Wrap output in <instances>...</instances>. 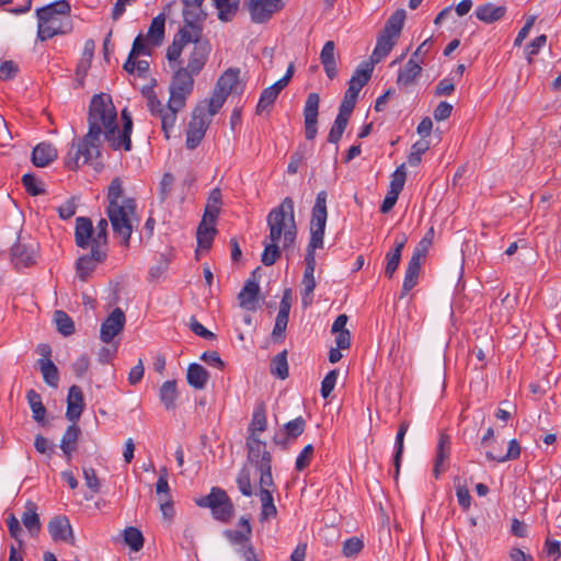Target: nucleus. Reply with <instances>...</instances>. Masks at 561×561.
<instances>
[{
	"mask_svg": "<svg viewBox=\"0 0 561 561\" xmlns=\"http://www.w3.org/2000/svg\"><path fill=\"white\" fill-rule=\"evenodd\" d=\"M122 129L117 124V112L110 94L93 95L88 114V133L78 140H73L64 158L65 167L78 170L81 165L91 163L101 157L103 140L107 141L113 150H131L133 118L124 108L121 113Z\"/></svg>",
	"mask_w": 561,
	"mask_h": 561,
	"instance_id": "obj_1",
	"label": "nucleus"
},
{
	"mask_svg": "<svg viewBox=\"0 0 561 561\" xmlns=\"http://www.w3.org/2000/svg\"><path fill=\"white\" fill-rule=\"evenodd\" d=\"M188 69L183 67L179 68L170 83V98L164 105L151 92L148 95L147 106L152 116L159 117L161 121V129L167 139L170 138V133L175 126L178 113L185 107L186 100L193 92L194 77Z\"/></svg>",
	"mask_w": 561,
	"mask_h": 561,
	"instance_id": "obj_2",
	"label": "nucleus"
},
{
	"mask_svg": "<svg viewBox=\"0 0 561 561\" xmlns=\"http://www.w3.org/2000/svg\"><path fill=\"white\" fill-rule=\"evenodd\" d=\"M106 214L115 234L123 239L124 245L128 247L133 230L139 224L137 216V203L133 197L124 196L123 181L114 178L107 190Z\"/></svg>",
	"mask_w": 561,
	"mask_h": 561,
	"instance_id": "obj_3",
	"label": "nucleus"
},
{
	"mask_svg": "<svg viewBox=\"0 0 561 561\" xmlns=\"http://www.w3.org/2000/svg\"><path fill=\"white\" fill-rule=\"evenodd\" d=\"M71 5L67 0H58L36 10L37 38L42 42L72 31Z\"/></svg>",
	"mask_w": 561,
	"mask_h": 561,
	"instance_id": "obj_4",
	"label": "nucleus"
},
{
	"mask_svg": "<svg viewBox=\"0 0 561 561\" xmlns=\"http://www.w3.org/2000/svg\"><path fill=\"white\" fill-rule=\"evenodd\" d=\"M270 241H282V249L294 247L297 237L295 205L291 197H285L266 217Z\"/></svg>",
	"mask_w": 561,
	"mask_h": 561,
	"instance_id": "obj_5",
	"label": "nucleus"
},
{
	"mask_svg": "<svg viewBox=\"0 0 561 561\" xmlns=\"http://www.w3.org/2000/svg\"><path fill=\"white\" fill-rule=\"evenodd\" d=\"M327 198V191H320L317 194L314 205L311 209L310 240L307 247V252H316L317 249L323 248V238L328 219Z\"/></svg>",
	"mask_w": 561,
	"mask_h": 561,
	"instance_id": "obj_6",
	"label": "nucleus"
},
{
	"mask_svg": "<svg viewBox=\"0 0 561 561\" xmlns=\"http://www.w3.org/2000/svg\"><path fill=\"white\" fill-rule=\"evenodd\" d=\"M240 69L229 68L217 80L209 100H204L210 107V114H217L232 92H242L239 82Z\"/></svg>",
	"mask_w": 561,
	"mask_h": 561,
	"instance_id": "obj_7",
	"label": "nucleus"
},
{
	"mask_svg": "<svg viewBox=\"0 0 561 561\" xmlns=\"http://www.w3.org/2000/svg\"><path fill=\"white\" fill-rule=\"evenodd\" d=\"M195 503L199 507L209 508L213 517L221 523L229 522L234 513L231 499L219 486H213L207 495L197 499Z\"/></svg>",
	"mask_w": 561,
	"mask_h": 561,
	"instance_id": "obj_8",
	"label": "nucleus"
},
{
	"mask_svg": "<svg viewBox=\"0 0 561 561\" xmlns=\"http://www.w3.org/2000/svg\"><path fill=\"white\" fill-rule=\"evenodd\" d=\"M214 115L210 114V107L205 101L193 110L186 130L185 146L187 149L193 150L202 142Z\"/></svg>",
	"mask_w": 561,
	"mask_h": 561,
	"instance_id": "obj_9",
	"label": "nucleus"
},
{
	"mask_svg": "<svg viewBox=\"0 0 561 561\" xmlns=\"http://www.w3.org/2000/svg\"><path fill=\"white\" fill-rule=\"evenodd\" d=\"M373 75V65L363 61L354 71L351 80L348 81V88L344 93V98L340 104L339 110L341 112L352 115V112L356 105L358 94L360 90L368 83Z\"/></svg>",
	"mask_w": 561,
	"mask_h": 561,
	"instance_id": "obj_10",
	"label": "nucleus"
},
{
	"mask_svg": "<svg viewBox=\"0 0 561 561\" xmlns=\"http://www.w3.org/2000/svg\"><path fill=\"white\" fill-rule=\"evenodd\" d=\"M188 11L184 10L186 24L174 36L172 44L167 49V58L170 62L178 61L184 46L202 36V30L194 23L187 21Z\"/></svg>",
	"mask_w": 561,
	"mask_h": 561,
	"instance_id": "obj_11",
	"label": "nucleus"
},
{
	"mask_svg": "<svg viewBox=\"0 0 561 561\" xmlns=\"http://www.w3.org/2000/svg\"><path fill=\"white\" fill-rule=\"evenodd\" d=\"M247 9L251 21L256 24L268 22L272 16L284 8L283 0H247Z\"/></svg>",
	"mask_w": 561,
	"mask_h": 561,
	"instance_id": "obj_12",
	"label": "nucleus"
},
{
	"mask_svg": "<svg viewBox=\"0 0 561 561\" xmlns=\"http://www.w3.org/2000/svg\"><path fill=\"white\" fill-rule=\"evenodd\" d=\"M126 318L121 308H115L110 316L102 322L100 330V339L103 343H111L125 327Z\"/></svg>",
	"mask_w": 561,
	"mask_h": 561,
	"instance_id": "obj_13",
	"label": "nucleus"
},
{
	"mask_svg": "<svg viewBox=\"0 0 561 561\" xmlns=\"http://www.w3.org/2000/svg\"><path fill=\"white\" fill-rule=\"evenodd\" d=\"M426 248H416L408 263L400 298H403L417 284L421 263L425 259Z\"/></svg>",
	"mask_w": 561,
	"mask_h": 561,
	"instance_id": "obj_14",
	"label": "nucleus"
},
{
	"mask_svg": "<svg viewBox=\"0 0 561 561\" xmlns=\"http://www.w3.org/2000/svg\"><path fill=\"white\" fill-rule=\"evenodd\" d=\"M320 98L318 93H310L307 96L304 117H305V135L307 140H313L318 133V115H319Z\"/></svg>",
	"mask_w": 561,
	"mask_h": 561,
	"instance_id": "obj_15",
	"label": "nucleus"
},
{
	"mask_svg": "<svg viewBox=\"0 0 561 561\" xmlns=\"http://www.w3.org/2000/svg\"><path fill=\"white\" fill-rule=\"evenodd\" d=\"M305 272L301 280V302L304 307L312 304V294L316 288L314 270H316V252H307L305 256Z\"/></svg>",
	"mask_w": 561,
	"mask_h": 561,
	"instance_id": "obj_16",
	"label": "nucleus"
},
{
	"mask_svg": "<svg viewBox=\"0 0 561 561\" xmlns=\"http://www.w3.org/2000/svg\"><path fill=\"white\" fill-rule=\"evenodd\" d=\"M106 250L92 247L89 254H84L77 260L76 270L78 277L85 282L96 267L98 263L104 262Z\"/></svg>",
	"mask_w": 561,
	"mask_h": 561,
	"instance_id": "obj_17",
	"label": "nucleus"
},
{
	"mask_svg": "<svg viewBox=\"0 0 561 561\" xmlns=\"http://www.w3.org/2000/svg\"><path fill=\"white\" fill-rule=\"evenodd\" d=\"M47 528L54 541H64L76 546L73 530L67 516H55L49 520Z\"/></svg>",
	"mask_w": 561,
	"mask_h": 561,
	"instance_id": "obj_18",
	"label": "nucleus"
},
{
	"mask_svg": "<svg viewBox=\"0 0 561 561\" xmlns=\"http://www.w3.org/2000/svg\"><path fill=\"white\" fill-rule=\"evenodd\" d=\"M248 459L256 468L263 465H271L272 456L266 450V443L261 440L257 435H249L247 438Z\"/></svg>",
	"mask_w": 561,
	"mask_h": 561,
	"instance_id": "obj_19",
	"label": "nucleus"
},
{
	"mask_svg": "<svg viewBox=\"0 0 561 561\" xmlns=\"http://www.w3.org/2000/svg\"><path fill=\"white\" fill-rule=\"evenodd\" d=\"M191 43H194V47L190 54L187 67L185 69H188L193 75H198L208 59L210 45L207 41H201V37L196 41H192Z\"/></svg>",
	"mask_w": 561,
	"mask_h": 561,
	"instance_id": "obj_20",
	"label": "nucleus"
},
{
	"mask_svg": "<svg viewBox=\"0 0 561 561\" xmlns=\"http://www.w3.org/2000/svg\"><path fill=\"white\" fill-rule=\"evenodd\" d=\"M84 397L81 388L77 385L71 386L67 397L66 417L72 423L78 422L84 410Z\"/></svg>",
	"mask_w": 561,
	"mask_h": 561,
	"instance_id": "obj_21",
	"label": "nucleus"
},
{
	"mask_svg": "<svg viewBox=\"0 0 561 561\" xmlns=\"http://www.w3.org/2000/svg\"><path fill=\"white\" fill-rule=\"evenodd\" d=\"M260 294L259 283L254 278H249L241 291L238 294V300L241 308L254 311L257 307Z\"/></svg>",
	"mask_w": 561,
	"mask_h": 561,
	"instance_id": "obj_22",
	"label": "nucleus"
},
{
	"mask_svg": "<svg viewBox=\"0 0 561 561\" xmlns=\"http://www.w3.org/2000/svg\"><path fill=\"white\" fill-rule=\"evenodd\" d=\"M94 228L88 217H78L76 219L75 239L79 248L87 249L93 247Z\"/></svg>",
	"mask_w": 561,
	"mask_h": 561,
	"instance_id": "obj_23",
	"label": "nucleus"
},
{
	"mask_svg": "<svg viewBox=\"0 0 561 561\" xmlns=\"http://www.w3.org/2000/svg\"><path fill=\"white\" fill-rule=\"evenodd\" d=\"M398 38L399 37L381 31L377 37V43L370 56V61L366 62L371 64L373 67L376 64H379L391 51Z\"/></svg>",
	"mask_w": 561,
	"mask_h": 561,
	"instance_id": "obj_24",
	"label": "nucleus"
},
{
	"mask_svg": "<svg viewBox=\"0 0 561 561\" xmlns=\"http://www.w3.org/2000/svg\"><path fill=\"white\" fill-rule=\"evenodd\" d=\"M80 436L81 428L77 422L69 425L65 431L60 440V449L67 461H71L73 453L77 450Z\"/></svg>",
	"mask_w": 561,
	"mask_h": 561,
	"instance_id": "obj_25",
	"label": "nucleus"
},
{
	"mask_svg": "<svg viewBox=\"0 0 561 561\" xmlns=\"http://www.w3.org/2000/svg\"><path fill=\"white\" fill-rule=\"evenodd\" d=\"M15 267H30L36 262V250L33 245L16 242L11 249Z\"/></svg>",
	"mask_w": 561,
	"mask_h": 561,
	"instance_id": "obj_26",
	"label": "nucleus"
},
{
	"mask_svg": "<svg viewBox=\"0 0 561 561\" xmlns=\"http://www.w3.org/2000/svg\"><path fill=\"white\" fill-rule=\"evenodd\" d=\"M58 157L57 149L48 142H41L32 151V162L37 168H45Z\"/></svg>",
	"mask_w": 561,
	"mask_h": 561,
	"instance_id": "obj_27",
	"label": "nucleus"
},
{
	"mask_svg": "<svg viewBox=\"0 0 561 561\" xmlns=\"http://www.w3.org/2000/svg\"><path fill=\"white\" fill-rule=\"evenodd\" d=\"M507 9L505 5H495L492 2H488L478 5L474 14L477 19L483 23L492 24L504 18Z\"/></svg>",
	"mask_w": 561,
	"mask_h": 561,
	"instance_id": "obj_28",
	"label": "nucleus"
},
{
	"mask_svg": "<svg viewBox=\"0 0 561 561\" xmlns=\"http://www.w3.org/2000/svg\"><path fill=\"white\" fill-rule=\"evenodd\" d=\"M422 67L420 61L410 58L402 69L399 70L397 84L399 88H408L414 84L416 78L421 75Z\"/></svg>",
	"mask_w": 561,
	"mask_h": 561,
	"instance_id": "obj_29",
	"label": "nucleus"
},
{
	"mask_svg": "<svg viewBox=\"0 0 561 561\" xmlns=\"http://www.w3.org/2000/svg\"><path fill=\"white\" fill-rule=\"evenodd\" d=\"M320 61L323 66L325 75L329 79H334L337 76V65L335 58V44L333 41H328L320 53Z\"/></svg>",
	"mask_w": 561,
	"mask_h": 561,
	"instance_id": "obj_30",
	"label": "nucleus"
},
{
	"mask_svg": "<svg viewBox=\"0 0 561 561\" xmlns=\"http://www.w3.org/2000/svg\"><path fill=\"white\" fill-rule=\"evenodd\" d=\"M450 445H451L450 436L447 435L446 433H440L438 443H437V447H436V457H435V462H434V468H433V473H434L435 478L439 477L444 461L449 458Z\"/></svg>",
	"mask_w": 561,
	"mask_h": 561,
	"instance_id": "obj_31",
	"label": "nucleus"
},
{
	"mask_svg": "<svg viewBox=\"0 0 561 561\" xmlns=\"http://www.w3.org/2000/svg\"><path fill=\"white\" fill-rule=\"evenodd\" d=\"M284 89L285 88H283L277 81L271 87L265 88L260 95V100L256 105V114L261 115L264 112H270L279 93Z\"/></svg>",
	"mask_w": 561,
	"mask_h": 561,
	"instance_id": "obj_32",
	"label": "nucleus"
},
{
	"mask_svg": "<svg viewBox=\"0 0 561 561\" xmlns=\"http://www.w3.org/2000/svg\"><path fill=\"white\" fill-rule=\"evenodd\" d=\"M21 520L32 536L39 533L42 524L37 514V505L34 502H26Z\"/></svg>",
	"mask_w": 561,
	"mask_h": 561,
	"instance_id": "obj_33",
	"label": "nucleus"
},
{
	"mask_svg": "<svg viewBox=\"0 0 561 561\" xmlns=\"http://www.w3.org/2000/svg\"><path fill=\"white\" fill-rule=\"evenodd\" d=\"M208 379L209 374L202 365L196 363L188 365L186 380L191 387L202 390L206 387Z\"/></svg>",
	"mask_w": 561,
	"mask_h": 561,
	"instance_id": "obj_34",
	"label": "nucleus"
},
{
	"mask_svg": "<svg viewBox=\"0 0 561 561\" xmlns=\"http://www.w3.org/2000/svg\"><path fill=\"white\" fill-rule=\"evenodd\" d=\"M306 428V421L302 416H298L289 422H287L284 427L283 432L285 437L280 439L278 435L274 436V443L277 445L285 444L286 440L296 439L299 437Z\"/></svg>",
	"mask_w": 561,
	"mask_h": 561,
	"instance_id": "obj_35",
	"label": "nucleus"
},
{
	"mask_svg": "<svg viewBox=\"0 0 561 561\" xmlns=\"http://www.w3.org/2000/svg\"><path fill=\"white\" fill-rule=\"evenodd\" d=\"M405 237H402L400 240H396L394 242V249L392 251H389L386 254V268H385V275L388 278H391L397 271L400 260H401V253L405 245Z\"/></svg>",
	"mask_w": 561,
	"mask_h": 561,
	"instance_id": "obj_36",
	"label": "nucleus"
},
{
	"mask_svg": "<svg viewBox=\"0 0 561 561\" xmlns=\"http://www.w3.org/2000/svg\"><path fill=\"white\" fill-rule=\"evenodd\" d=\"M220 206L221 192L218 187H216L213 188L209 193L203 219L209 220V224H215L220 211Z\"/></svg>",
	"mask_w": 561,
	"mask_h": 561,
	"instance_id": "obj_37",
	"label": "nucleus"
},
{
	"mask_svg": "<svg viewBox=\"0 0 561 561\" xmlns=\"http://www.w3.org/2000/svg\"><path fill=\"white\" fill-rule=\"evenodd\" d=\"M37 366L42 373L44 381L48 386L57 388L59 381V371L53 360L50 358H39L37 360Z\"/></svg>",
	"mask_w": 561,
	"mask_h": 561,
	"instance_id": "obj_38",
	"label": "nucleus"
},
{
	"mask_svg": "<svg viewBox=\"0 0 561 561\" xmlns=\"http://www.w3.org/2000/svg\"><path fill=\"white\" fill-rule=\"evenodd\" d=\"M266 426V407L264 402H259L254 408L252 420L249 425L250 435H257V433L264 432Z\"/></svg>",
	"mask_w": 561,
	"mask_h": 561,
	"instance_id": "obj_39",
	"label": "nucleus"
},
{
	"mask_svg": "<svg viewBox=\"0 0 561 561\" xmlns=\"http://www.w3.org/2000/svg\"><path fill=\"white\" fill-rule=\"evenodd\" d=\"M179 397L175 380L164 381L159 389V398L167 410L175 408V401Z\"/></svg>",
	"mask_w": 561,
	"mask_h": 561,
	"instance_id": "obj_40",
	"label": "nucleus"
},
{
	"mask_svg": "<svg viewBox=\"0 0 561 561\" xmlns=\"http://www.w3.org/2000/svg\"><path fill=\"white\" fill-rule=\"evenodd\" d=\"M216 232L214 224H209V220L202 219L196 232L198 247L203 250H208L211 247Z\"/></svg>",
	"mask_w": 561,
	"mask_h": 561,
	"instance_id": "obj_41",
	"label": "nucleus"
},
{
	"mask_svg": "<svg viewBox=\"0 0 561 561\" xmlns=\"http://www.w3.org/2000/svg\"><path fill=\"white\" fill-rule=\"evenodd\" d=\"M164 25L165 18L164 14L161 13L152 19L149 30H148V41L156 46H159L164 38Z\"/></svg>",
	"mask_w": 561,
	"mask_h": 561,
	"instance_id": "obj_42",
	"label": "nucleus"
},
{
	"mask_svg": "<svg viewBox=\"0 0 561 561\" xmlns=\"http://www.w3.org/2000/svg\"><path fill=\"white\" fill-rule=\"evenodd\" d=\"M28 405L32 410V416L37 423H43L46 416V408L42 402L41 394L34 389H30L26 393Z\"/></svg>",
	"mask_w": 561,
	"mask_h": 561,
	"instance_id": "obj_43",
	"label": "nucleus"
},
{
	"mask_svg": "<svg viewBox=\"0 0 561 561\" xmlns=\"http://www.w3.org/2000/svg\"><path fill=\"white\" fill-rule=\"evenodd\" d=\"M520 456V446L516 439L508 442L506 454H495L492 450L485 453V457L490 461L505 462L508 460H515Z\"/></svg>",
	"mask_w": 561,
	"mask_h": 561,
	"instance_id": "obj_44",
	"label": "nucleus"
},
{
	"mask_svg": "<svg viewBox=\"0 0 561 561\" xmlns=\"http://www.w3.org/2000/svg\"><path fill=\"white\" fill-rule=\"evenodd\" d=\"M351 115L344 112H341L339 110V114L333 123V126L331 127L329 135H328V141L331 144H337L339 140L342 138V135L347 126L348 119Z\"/></svg>",
	"mask_w": 561,
	"mask_h": 561,
	"instance_id": "obj_45",
	"label": "nucleus"
},
{
	"mask_svg": "<svg viewBox=\"0 0 561 561\" xmlns=\"http://www.w3.org/2000/svg\"><path fill=\"white\" fill-rule=\"evenodd\" d=\"M259 496L262 503L260 520L263 522L271 517H275L277 508L274 505L272 492L270 490H260Z\"/></svg>",
	"mask_w": 561,
	"mask_h": 561,
	"instance_id": "obj_46",
	"label": "nucleus"
},
{
	"mask_svg": "<svg viewBox=\"0 0 561 561\" xmlns=\"http://www.w3.org/2000/svg\"><path fill=\"white\" fill-rule=\"evenodd\" d=\"M404 21H405V11L403 9H398L387 20L382 31L391 34L392 36L399 37L400 33L402 31Z\"/></svg>",
	"mask_w": 561,
	"mask_h": 561,
	"instance_id": "obj_47",
	"label": "nucleus"
},
{
	"mask_svg": "<svg viewBox=\"0 0 561 561\" xmlns=\"http://www.w3.org/2000/svg\"><path fill=\"white\" fill-rule=\"evenodd\" d=\"M270 371L272 375L277 378L284 380L288 377V362H287V351L275 355L271 360Z\"/></svg>",
	"mask_w": 561,
	"mask_h": 561,
	"instance_id": "obj_48",
	"label": "nucleus"
},
{
	"mask_svg": "<svg viewBox=\"0 0 561 561\" xmlns=\"http://www.w3.org/2000/svg\"><path fill=\"white\" fill-rule=\"evenodd\" d=\"M216 8L218 9V18L219 20L221 21H230L237 10H238V5H239V0H213Z\"/></svg>",
	"mask_w": 561,
	"mask_h": 561,
	"instance_id": "obj_49",
	"label": "nucleus"
},
{
	"mask_svg": "<svg viewBox=\"0 0 561 561\" xmlns=\"http://www.w3.org/2000/svg\"><path fill=\"white\" fill-rule=\"evenodd\" d=\"M54 319L57 331L64 336H70L75 333V323L72 319L62 310L55 311Z\"/></svg>",
	"mask_w": 561,
	"mask_h": 561,
	"instance_id": "obj_50",
	"label": "nucleus"
},
{
	"mask_svg": "<svg viewBox=\"0 0 561 561\" xmlns=\"http://www.w3.org/2000/svg\"><path fill=\"white\" fill-rule=\"evenodd\" d=\"M282 241H270L264 242V251L261 256V261L265 266L273 265L280 257V245Z\"/></svg>",
	"mask_w": 561,
	"mask_h": 561,
	"instance_id": "obj_51",
	"label": "nucleus"
},
{
	"mask_svg": "<svg viewBox=\"0 0 561 561\" xmlns=\"http://www.w3.org/2000/svg\"><path fill=\"white\" fill-rule=\"evenodd\" d=\"M124 540L129 548L137 552L144 547V536L141 531L136 527H127L124 530Z\"/></svg>",
	"mask_w": 561,
	"mask_h": 561,
	"instance_id": "obj_52",
	"label": "nucleus"
},
{
	"mask_svg": "<svg viewBox=\"0 0 561 561\" xmlns=\"http://www.w3.org/2000/svg\"><path fill=\"white\" fill-rule=\"evenodd\" d=\"M430 149V141L426 139H421L416 141L412 148L411 152L408 157V162L411 167H416L421 163L422 154H424Z\"/></svg>",
	"mask_w": 561,
	"mask_h": 561,
	"instance_id": "obj_53",
	"label": "nucleus"
},
{
	"mask_svg": "<svg viewBox=\"0 0 561 561\" xmlns=\"http://www.w3.org/2000/svg\"><path fill=\"white\" fill-rule=\"evenodd\" d=\"M107 220L102 218L94 228L93 247L105 249L107 243Z\"/></svg>",
	"mask_w": 561,
	"mask_h": 561,
	"instance_id": "obj_54",
	"label": "nucleus"
},
{
	"mask_svg": "<svg viewBox=\"0 0 561 561\" xmlns=\"http://www.w3.org/2000/svg\"><path fill=\"white\" fill-rule=\"evenodd\" d=\"M175 182L173 174L165 172L159 183V199L164 203L171 195Z\"/></svg>",
	"mask_w": 561,
	"mask_h": 561,
	"instance_id": "obj_55",
	"label": "nucleus"
},
{
	"mask_svg": "<svg viewBox=\"0 0 561 561\" xmlns=\"http://www.w3.org/2000/svg\"><path fill=\"white\" fill-rule=\"evenodd\" d=\"M224 535L232 545H239L241 547L252 545L250 541L252 534H248L247 531L239 529H227L225 530Z\"/></svg>",
	"mask_w": 561,
	"mask_h": 561,
	"instance_id": "obj_56",
	"label": "nucleus"
},
{
	"mask_svg": "<svg viewBox=\"0 0 561 561\" xmlns=\"http://www.w3.org/2000/svg\"><path fill=\"white\" fill-rule=\"evenodd\" d=\"M407 179L405 165H399L396 171L391 175L390 190L397 194H400L403 190L404 183Z\"/></svg>",
	"mask_w": 561,
	"mask_h": 561,
	"instance_id": "obj_57",
	"label": "nucleus"
},
{
	"mask_svg": "<svg viewBox=\"0 0 561 561\" xmlns=\"http://www.w3.org/2000/svg\"><path fill=\"white\" fill-rule=\"evenodd\" d=\"M237 485H238L239 491L244 496H251L253 494L251 477H250V472L247 468L241 469L240 472L238 473Z\"/></svg>",
	"mask_w": 561,
	"mask_h": 561,
	"instance_id": "obj_58",
	"label": "nucleus"
},
{
	"mask_svg": "<svg viewBox=\"0 0 561 561\" xmlns=\"http://www.w3.org/2000/svg\"><path fill=\"white\" fill-rule=\"evenodd\" d=\"M337 377H339V370L332 369L323 378V380L321 382L320 392L324 399L330 397L331 392L333 391V389L336 385Z\"/></svg>",
	"mask_w": 561,
	"mask_h": 561,
	"instance_id": "obj_59",
	"label": "nucleus"
},
{
	"mask_svg": "<svg viewBox=\"0 0 561 561\" xmlns=\"http://www.w3.org/2000/svg\"><path fill=\"white\" fill-rule=\"evenodd\" d=\"M156 492L158 495H162L160 500L170 499V486L168 482V469L162 467L159 471V478L156 483Z\"/></svg>",
	"mask_w": 561,
	"mask_h": 561,
	"instance_id": "obj_60",
	"label": "nucleus"
},
{
	"mask_svg": "<svg viewBox=\"0 0 561 561\" xmlns=\"http://www.w3.org/2000/svg\"><path fill=\"white\" fill-rule=\"evenodd\" d=\"M313 451L314 449L311 444L305 446V448L296 458L295 468L297 471H302L310 465V461L313 457Z\"/></svg>",
	"mask_w": 561,
	"mask_h": 561,
	"instance_id": "obj_61",
	"label": "nucleus"
},
{
	"mask_svg": "<svg viewBox=\"0 0 561 561\" xmlns=\"http://www.w3.org/2000/svg\"><path fill=\"white\" fill-rule=\"evenodd\" d=\"M364 548V542L357 537H351L343 543V554L347 558L358 554Z\"/></svg>",
	"mask_w": 561,
	"mask_h": 561,
	"instance_id": "obj_62",
	"label": "nucleus"
},
{
	"mask_svg": "<svg viewBox=\"0 0 561 561\" xmlns=\"http://www.w3.org/2000/svg\"><path fill=\"white\" fill-rule=\"evenodd\" d=\"M22 183L26 190V192L32 196H37L43 194L45 191L37 184V180L34 174L26 173L22 176Z\"/></svg>",
	"mask_w": 561,
	"mask_h": 561,
	"instance_id": "obj_63",
	"label": "nucleus"
},
{
	"mask_svg": "<svg viewBox=\"0 0 561 561\" xmlns=\"http://www.w3.org/2000/svg\"><path fill=\"white\" fill-rule=\"evenodd\" d=\"M547 36L545 34L537 36L533 39L526 47V58L530 64L533 61V57L536 56L539 50L546 45Z\"/></svg>",
	"mask_w": 561,
	"mask_h": 561,
	"instance_id": "obj_64",
	"label": "nucleus"
}]
</instances>
